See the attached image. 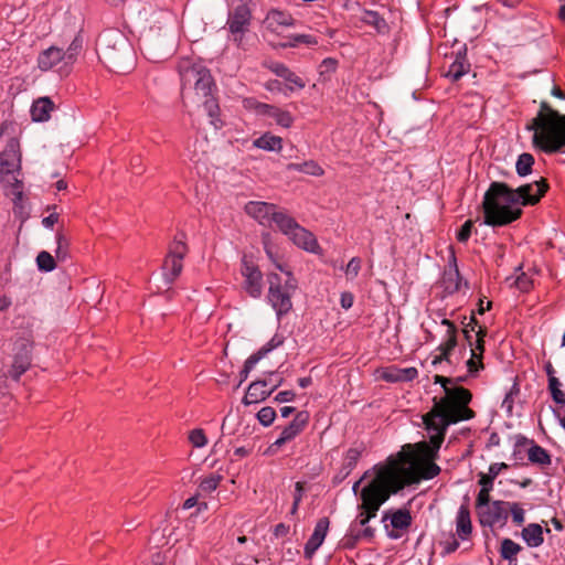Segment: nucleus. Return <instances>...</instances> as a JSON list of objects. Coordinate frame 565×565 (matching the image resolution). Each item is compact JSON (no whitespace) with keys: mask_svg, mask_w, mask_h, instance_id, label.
I'll list each match as a JSON object with an SVG mask.
<instances>
[{"mask_svg":"<svg viewBox=\"0 0 565 565\" xmlns=\"http://www.w3.org/2000/svg\"><path fill=\"white\" fill-rule=\"evenodd\" d=\"M373 479L360 492V513L356 522L365 526L375 518L380 507L405 486L422 479H433L440 472L439 466L428 460H418L413 455H399L373 468Z\"/></svg>","mask_w":565,"mask_h":565,"instance_id":"obj_1","label":"nucleus"},{"mask_svg":"<svg viewBox=\"0 0 565 565\" xmlns=\"http://www.w3.org/2000/svg\"><path fill=\"white\" fill-rule=\"evenodd\" d=\"M436 382L441 384L444 396L435 397L431 409L423 416L430 444L424 446L427 448L425 455L430 458L437 455L450 425L475 417V412L468 406L472 398L469 390L443 376H436Z\"/></svg>","mask_w":565,"mask_h":565,"instance_id":"obj_2","label":"nucleus"},{"mask_svg":"<svg viewBox=\"0 0 565 565\" xmlns=\"http://www.w3.org/2000/svg\"><path fill=\"white\" fill-rule=\"evenodd\" d=\"M548 184L544 179L510 189L505 183L492 182L484 194V222L492 226L507 225L522 214L520 205H534L546 193Z\"/></svg>","mask_w":565,"mask_h":565,"instance_id":"obj_3","label":"nucleus"},{"mask_svg":"<svg viewBox=\"0 0 565 565\" xmlns=\"http://www.w3.org/2000/svg\"><path fill=\"white\" fill-rule=\"evenodd\" d=\"M533 132V148L547 154L565 151V115L542 102L536 116L526 125Z\"/></svg>","mask_w":565,"mask_h":565,"instance_id":"obj_4","label":"nucleus"},{"mask_svg":"<svg viewBox=\"0 0 565 565\" xmlns=\"http://www.w3.org/2000/svg\"><path fill=\"white\" fill-rule=\"evenodd\" d=\"M245 212L264 226H276L288 236L296 247H318L313 234L299 225L285 210H279L273 203L250 201L245 205Z\"/></svg>","mask_w":565,"mask_h":565,"instance_id":"obj_5","label":"nucleus"},{"mask_svg":"<svg viewBox=\"0 0 565 565\" xmlns=\"http://www.w3.org/2000/svg\"><path fill=\"white\" fill-rule=\"evenodd\" d=\"M265 252L274 266L287 277L286 280L282 281L281 277L276 273L268 274L267 276L269 285L267 299L275 310L277 318L280 319L292 308L291 296L298 288V281L294 277L287 263L279 255V249H265Z\"/></svg>","mask_w":565,"mask_h":565,"instance_id":"obj_6","label":"nucleus"},{"mask_svg":"<svg viewBox=\"0 0 565 565\" xmlns=\"http://www.w3.org/2000/svg\"><path fill=\"white\" fill-rule=\"evenodd\" d=\"M83 36L77 33L66 50L56 45L49 46L39 53L38 68L44 73L53 72L60 78L70 76L83 50Z\"/></svg>","mask_w":565,"mask_h":565,"instance_id":"obj_7","label":"nucleus"},{"mask_svg":"<svg viewBox=\"0 0 565 565\" xmlns=\"http://www.w3.org/2000/svg\"><path fill=\"white\" fill-rule=\"evenodd\" d=\"M179 72L182 90H184L186 86L193 87L200 99L207 98L213 95V90L216 86L209 68L201 64L193 63L186 66L181 65Z\"/></svg>","mask_w":565,"mask_h":565,"instance_id":"obj_8","label":"nucleus"},{"mask_svg":"<svg viewBox=\"0 0 565 565\" xmlns=\"http://www.w3.org/2000/svg\"><path fill=\"white\" fill-rule=\"evenodd\" d=\"M33 343L29 338L19 337L12 343V361L3 374L15 382L30 369L32 364Z\"/></svg>","mask_w":565,"mask_h":565,"instance_id":"obj_9","label":"nucleus"},{"mask_svg":"<svg viewBox=\"0 0 565 565\" xmlns=\"http://www.w3.org/2000/svg\"><path fill=\"white\" fill-rule=\"evenodd\" d=\"M241 274L242 287L252 298H259L263 294V273L253 256L245 254L242 258Z\"/></svg>","mask_w":565,"mask_h":565,"instance_id":"obj_10","label":"nucleus"},{"mask_svg":"<svg viewBox=\"0 0 565 565\" xmlns=\"http://www.w3.org/2000/svg\"><path fill=\"white\" fill-rule=\"evenodd\" d=\"M252 21V11L247 4H239L228 13L226 21L227 30L231 34V40L239 47L243 43V38L248 32Z\"/></svg>","mask_w":565,"mask_h":565,"instance_id":"obj_11","label":"nucleus"},{"mask_svg":"<svg viewBox=\"0 0 565 565\" xmlns=\"http://www.w3.org/2000/svg\"><path fill=\"white\" fill-rule=\"evenodd\" d=\"M509 501L494 500L478 513L482 526L503 527L508 522Z\"/></svg>","mask_w":565,"mask_h":565,"instance_id":"obj_12","label":"nucleus"},{"mask_svg":"<svg viewBox=\"0 0 565 565\" xmlns=\"http://www.w3.org/2000/svg\"><path fill=\"white\" fill-rule=\"evenodd\" d=\"M20 172L0 173V181L4 190V194L11 199L14 205V212L21 214L23 212V182L19 179Z\"/></svg>","mask_w":565,"mask_h":565,"instance_id":"obj_13","label":"nucleus"},{"mask_svg":"<svg viewBox=\"0 0 565 565\" xmlns=\"http://www.w3.org/2000/svg\"><path fill=\"white\" fill-rule=\"evenodd\" d=\"M247 103L257 115L273 118L282 128H290L294 124V116L288 110L254 99L247 100Z\"/></svg>","mask_w":565,"mask_h":565,"instance_id":"obj_14","label":"nucleus"},{"mask_svg":"<svg viewBox=\"0 0 565 565\" xmlns=\"http://www.w3.org/2000/svg\"><path fill=\"white\" fill-rule=\"evenodd\" d=\"M468 327L469 326H467L463 330L465 338L467 339V341L469 342V344L471 347V356L467 361V367H468V371L470 374H476L480 369L483 367L482 354L484 351L483 337H484L486 332H484V330H482L480 328L476 333V341L473 344L471 332L475 331V327H471V329H469Z\"/></svg>","mask_w":565,"mask_h":565,"instance_id":"obj_15","label":"nucleus"},{"mask_svg":"<svg viewBox=\"0 0 565 565\" xmlns=\"http://www.w3.org/2000/svg\"><path fill=\"white\" fill-rule=\"evenodd\" d=\"M448 267L444 270L440 279V286L446 295H452L461 289L462 279L460 277L455 249H448Z\"/></svg>","mask_w":565,"mask_h":565,"instance_id":"obj_16","label":"nucleus"},{"mask_svg":"<svg viewBox=\"0 0 565 565\" xmlns=\"http://www.w3.org/2000/svg\"><path fill=\"white\" fill-rule=\"evenodd\" d=\"M21 171V152L20 143L17 138H11L3 151L0 152V173L20 172Z\"/></svg>","mask_w":565,"mask_h":565,"instance_id":"obj_17","label":"nucleus"},{"mask_svg":"<svg viewBox=\"0 0 565 565\" xmlns=\"http://www.w3.org/2000/svg\"><path fill=\"white\" fill-rule=\"evenodd\" d=\"M308 418V413L299 412L295 418L282 429L280 436L271 444L270 449L279 448L284 444L295 439L307 426Z\"/></svg>","mask_w":565,"mask_h":565,"instance_id":"obj_18","label":"nucleus"},{"mask_svg":"<svg viewBox=\"0 0 565 565\" xmlns=\"http://www.w3.org/2000/svg\"><path fill=\"white\" fill-rule=\"evenodd\" d=\"M329 524L328 518H321L317 522L313 533L305 545L303 552L307 558H311L317 550L322 545L329 530Z\"/></svg>","mask_w":565,"mask_h":565,"instance_id":"obj_19","label":"nucleus"},{"mask_svg":"<svg viewBox=\"0 0 565 565\" xmlns=\"http://www.w3.org/2000/svg\"><path fill=\"white\" fill-rule=\"evenodd\" d=\"M418 376V371L416 367H398L395 365H391L385 367L382 371L381 377L390 383L397 382H412Z\"/></svg>","mask_w":565,"mask_h":565,"instance_id":"obj_20","label":"nucleus"},{"mask_svg":"<svg viewBox=\"0 0 565 565\" xmlns=\"http://www.w3.org/2000/svg\"><path fill=\"white\" fill-rule=\"evenodd\" d=\"M472 533L470 511L466 504H461L456 515V535L460 541H467Z\"/></svg>","mask_w":565,"mask_h":565,"instance_id":"obj_21","label":"nucleus"},{"mask_svg":"<svg viewBox=\"0 0 565 565\" xmlns=\"http://www.w3.org/2000/svg\"><path fill=\"white\" fill-rule=\"evenodd\" d=\"M470 71V63L467 58V50L457 52L454 62L449 65L446 76L452 82L459 81L463 75Z\"/></svg>","mask_w":565,"mask_h":565,"instance_id":"obj_22","label":"nucleus"},{"mask_svg":"<svg viewBox=\"0 0 565 565\" xmlns=\"http://www.w3.org/2000/svg\"><path fill=\"white\" fill-rule=\"evenodd\" d=\"M184 254L182 252H170L162 265L163 275L167 281H173L182 270V259Z\"/></svg>","mask_w":565,"mask_h":565,"instance_id":"obj_23","label":"nucleus"},{"mask_svg":"<svg viewBox=\"0 0 565 565\" xmlns=\"http://www.w3.org/2000/svg\"><path fill=\"white\" fill-rule=\"evenodd\" d=\"M265 23L268 30L278 32L281 26H292L295 24V19L286 11L273 9L267 13Z\"/></svg>","mask_w":565,"mask_h":565,"instance_id":"obj_24","label":"nucleus"},{"mask_svg":"<svg viewBox=\"0 0 565 565\" xmlns=\"http://www.w3.org/2000/svg\"><path fill=\"white\" fill-rule=\"evenodd\" d=\"M270 394L271 391L268 390L266 382H264V380H258L248 385L243 403L245 405L259 403L265 401Z\"/></svg>","mask_w":565,"mask_h":565,"instance_id":"obj_25","label":"nucleus"},{"mask_svg":"<svg viewBox=\"0 0 565 565\" xmlns=\"http://www.w3.org/2000/svg\"><path fill=\"white\" fill-rule=\"evenodd\" d=\"M54 103L49 97H40L31 106V117L34 121L44 122L51 118Z\"/></svg>","mask_w":565,"mask_h":565,"instance_id":"obj_26","label":"nucleus"},{"mask_svg":"<svg viewBox=\"0 0 565 565\" xmlns=\"http://www.w3.org/2000/svg\"><path fill=\"white\" fill-rule=\"evenodd\" d=\"M441 324L446 327V331L445 339L438 348V350L440 351L439 358L447 360L450 352L455 349L457 344L456 327L448 319H443Z\"/></svg>","mask_w":565,"mask_h":565,"instance_id":"obj_27","label":"nucleus"},{"mask_svg":"<svg viewBox=\"0 0 565 565\" xmlns=\"http://www.w3.org/2000/svg\"><path fill=\"white\" fill-rule=\"evenodd\" d=\"M521 536L529 547H539L544 542L543 527L537 523L524 526Z\"/></svg>","mask_w":565,"mask_h":565,"instance_id":"obj_28","label":"nucleus"},{"mask_svg":"<svg viewBox=\"0 0 565 565\" xmlns=\"http://www.w3.org/2000/svg\"><path fill=\"white\" fill-rule=\"evenodd\" d=\"M253 146L266 151H280L282 148V139L270 132H266L255 139Z\"/></svg>","mask_w":565,"mask_h":565,"instance_id":"obj_29","label":"nucleus"},{"mask_svg":"<svg viewBox=\"0 0 565 565\" xmlns=\"http://www.w3.org/2000/svg\"><path fill=\"white\" fill-rule=\"evenodd\" d=\"M287 170L306 173L312 177H322L324 174L323 168L315 160H308L300 163H289L287 166Z\"/></svg>","mask_w":565,"mask_h":565,"instance_id":"obj_30","label":"nucleus"},{"mask_svg":"<svg viewBox=\"0 0 565 565\" xmlns=\"http://www.w3.org/2000/svg\"><path fill=\"white\" fill-rule=\"evenodd\" d=\"M361 21L373 26L380 33H384L388 29L385 19L379 12L373 10H365L361 17Z\"/></svg>","mask_w":565,"mask_h":565,"instance_id":"obj_31","label":"nucleus"},{"mask_svg":"<svg viewBox=\"0 0 565 565\" xmlns=\"http://www.w3.org/2000/svg\"><path fill=\"white\" fill-rule=\"evenodd\" d=\"M202 103H203L206 114L211 118V124L215 128H221L222 121L220 119V107H218L216 99L212 95V96H209L207 98H202Z\"/></svg>","mask_w":565,"mask_h":565,"instance_id":"obj_32","label":"nucleus"},{"mask_svg":"<svg viewBox=\"0 0 565 565\" xmlns=\"http://www.w3.org/2000/svg\"><path fill=\"white\" fill-rule=\"evenodd\" d=\"M529 460L533 463L547 466L551 463V456L541 446L533 444L527 450Z\"/></svg>","mask_w":565,"mask_h":565,"instance_id":"obj_33","label":"nucleus"},{"mask_svg":"<svg viewBox=\"0 0 565 565\" xmlns=\"http://www.w3.org/2000/svg\"><path fill=\"white\" fill-rule=\"evenodd\" d=\"M391 525L397 530H405L412 523V516L408 510H397L390 516Z\"/></svg>","mask_w":565,"mask_h":565,"instance_id":"obj_34","label":"nucleus"},{"mask_svg":"<svg viewBox=\"0 0 565 565\" xmlns=\"http://www.w3.org/2000/svg\"><path fill=\"white\" fill-rule=\"evenodd\" d=\"M288 39L289 41L282 43L281 47H297L299 44L313 46L318 44V39L311 34H292Z\"/></svg>","mask_w":565,"mask_h":565,"instance_id":"obj_35","label":"nucleus"},{"mask_svg":"<svg viewBox=\"0 0 565 565\" xmlns=\"http://www.w3.org/2000/svg\"><path fill=\"white\" fill-rule=\"evenodd\" d=\"M534 164V158L531 153L524 152L519 156L515 169L520 177H525L531 173Z\"/></svg>","mask_w":565,"mask_h":565,"instance_id":"obj_36","label":"nucleus"},{"mask_svg":"<svg viewBox=\"0 0 565 565\" xmlns=\"http://www.w3.org/2000/svg\"><path fill=\"white\" fill-rule=\"evenodd\" d=\"M562 383L555 376L548 377V390L553 401L558 405H565V392L561 390Z\"/></svg>","mask_w":565,"mask_h":565,"instance_id":"obj_37","label":"nucleus"},{"mask_svg":"<svg viewBox=\"0 0 565 565\" xmlns=\"http://www.w3.org/2000/svg\"><path fill=\"white\" fill-rule=\"evenodd\" d=\"M521 551V546L510 539H504L501 543V556L504 559L512 561Z\"/></svg>","mask_w":565,"mask_h":565,"instance_id":"obj_38","label":"nucleus"},{"mask_svg":"<svg viewBox=\"0 0 565 565\" xmlns=\"http://www.w3.org/2000/svg\"><path fill=\"white\" fill-rule=\"evenodd\" d=\"M223 477L221 475L212 473L201 480L199 489L203 493H211L217 489Z\"/></svg>","mask_w":565,"mask_h":565,"instance_id":"obj_39","label":"nucleus"},{"mask_svg":"<svg viewBox=\"0 0 565 565\" xmlns=\"http://www.w3.org/2000/svg\"><path fill=\"white\" fill-rule=\"evenodd\" d=\"M36 265L41 271H52L56 267L54 257L46 250H42L36 256Z\"/></svg>","mask_w":565,"mask_h":565,"instance_id":"obj_40","label":"nucleus"},{"mask_svg":"<svg viewBox=\"0 0 565 565\" xmlns=\"http://www.w3.org/2000/svg\"><path fill=\"white\" fill-rule=\"evenodd\" d=\"M284 342L281 335L275 334L266 344H264L257 352L253 353L259 361L265 358L269 352L280 347Z\"/></svg>","mask_w":565,"mask_h":565,"instance_id":"obj_41","label":"nucleus"},{"mask_svg":"<svg viewBox=\"0 0 565 565\" xmlns=\"http://www.w3.org/2000/svg\"><path fill=\"white\" fill-rule=\"evenodd\" d=\"M511 514L512 521L515 525L520 526L525 521V511L518 502L509 501L508 515Z\"/></svg>","mask_w":565,"mask_h":565,"instance_id":"obj_42","label":"nucleus"},{"mask_svg":"<svg viewBox=\"0 0 565 565\" xmlns=\"http://www.w3.org/2000/svg\"><path fill=\"white\" fill-rule=\"evenodd\" d=\"M263 66L281 78H284L290 72V68L287 65L276 61H265Z\"/></svg>","mask_w":565,"mask_h":565,"instance_id":"obj_43","label":"nucleus"},{"mask_svg":"<svg viewBox=\"0 0 565 565\" xmlns=\"http://www.w3.org/2000/svg\"><path fill=\"white\" fill-rule=\"evenodd\" d=\"M263 66L281 78H284L290 72V68L287 65L276 61H265Z\"/></svg>","mask_w":565,"mask_h":565,"instance_id":"obj_44","label":"nucleus"},{"mask_svg":"<svg viewBox=\"0 0 565 565\" xmlns=\"http://www.w3.org/2000/svg\"><path fill=\"white\" fill-rule=\"evenodd\" d=\"M505 282L512 287V286H515L518 289H520L521 291H526L529 290L530 286H531V281L530 279L526 277V275L524 273H521L519 276H516L515 278L514 277H508L505 279Z\"/></svg>","mask_w":565,"mask_h":565,"instance_id":"obj_45","label":"nucleus"},{"mask_svg":"<svg viewBox=\"0 0 565 565\" xmlns=\"http://www.w3.org/2000/svg\"><path fill=\"white\" fill-rule=\"evenodd\" d=\"M275 418L276 412L273 407L269 406L260 408L259 412L257 413V419L265 427L270 426L274 423Z\"/></svg>","mask_w":565,"mask_h":565,"instance_id":"obj_46","label":"nucleus"},{"mask_svg":"<svg viewBox=\"0 0 565 565\" xmlns=\"http://www.w3.org/2000/svg\"><path fill=\"white\" fill-rule=\"evenodd\" d=\"M284 79L287 83V89L292 92L296 89H303L306 87V82L296 75L291 70L290 72L284 77Z\"/></svg>","mask_w":565,"mask_h":565,"instance_id":"obj_47","label":"nucleus"},{"mask_svg":"<svg viewBox=\"0 0 565 565\" xmlns=\"http://www.w3.org/2000/svg\"><path fill=\"white\" fill-rule=\"evenodd\" d=\"M189 440L196 448H202L207 444V438H206L203 429H200V428L193 429L190 433Z\"/></svg>","mask_w":565,"mask_h":565,"instance_id":"obj_48","label":"nucleus"},{"mask_svg":"<svg viewBox=\"0 0 565 565\" xmlns=\"http://www.w3.org/2000/svg\"><path fill=\"white\" fill-rule=\"evenodd\" d=\"M264 382H266L268 390L271 391V393L277 390L284 382L282 376L277 372H270L268 375L263 379Z\"/></svg>","mask_w":565,"mask_h":565,"instance_id":"obj_49","label":"nucleus"},{"mask_svg":"<svg viewBox=\"0 0 565 565\" xmlns=\"http://www.w3.org/2000/svg\"><path fill=\"white\" fill-rule=\"evenodd\" d=\"M490 492L489 490L480 489L476 500L477 514L491 503Z\"/></svg>","mask_w":565,"mask_h":565,"instance_id":"obj_50","label":"nucleus"},{"mask_svg":"<svg viewBox=\"0 0 565 565\" xmlns=\"http://www.w3.org/2000/svg\"><path fill=\"white\" fill-rule=\"evenodd\" d=\"M259 362V360L255 356V355H249L247 358V360L245 361L244 363V367L243 370L241 371L239 375H241V382H244L247 380L250 371L255 367V365Z\"/></svg>","mask_w":565,"mask_h":565,"instance_id":"obj_51","label":"nucleus"},{"mask_svg":"<svg viewBox=\"0 0 565 565\" xmlns=\"http://www.w3.org/2000/svg\"><path fill=\"white\" fill-rule=\"evenodd\" d=\"M361 269V259L353 257L345 267V275L348 278H355Z\"/></svg>","mask_w":565,"mask_h":565,"instance_id":"obj_52","label":"nucleus"},{"mask_svg":"<svg viewBox=\"0 0 565 565\" xmlns=\"http://www.w3.org/2000/svg\"><path fill=\"white\" fill-rule=\"evenodd\" d=\"M472 222L471 221H467L463 223V225L460 227V230L457 232V239L459 243H466L468 241V238L470 237L471 235V230H472Z\"/></svg>","mask_w":565,"mask_h":565,"instance_id":"obj_53","label":"nucleus"},{"mask_svg":"<svg viewBox=\"0 0 565 565\" xmlns=\"http://www.w3.org/2000/svg\"><path fill=\"white\" fill-rule=\"evenodd\" d=\"M360 457H361V451L358 448H350L345 455L347 467L349 469H352L356 465Z\"/></svg>","mask_w":565,"mask_h":565,"instance_id":"obj_54","label":"nucleus"},{"mask_svg":"<svg viewBox=\"0 0 565 565\" xmlns=\"http://www.w3.org/2000/svg\"><path fill=\"white\" fill-rule=\"evenodd\" d=\"M507 468H508V465L504 462L491 463L487 476H489L492 479H495L500 475V472Z\"/></svg>","mask_w":565,"mask_h":565,"instance_id":"obj_55","label":"nucleus"},{"mask_svg":"<svg viewBox=\"0 0 565 565\" xmlns=\"http://www.w3.org/2000/svg\"><path fill=\"white\" fill-rule=\"evenodd\" d=\"M353 302H354L353 294H351L349 291H344L341 294L340 303L343 309L349 310L353 306Z\"/></svg>","mask_w":565,"mask_h":565,"instance_id":"obj_56","label":"nucleus"},{"mask_svg":"<svg viewBox=\"0 0 565 565\" xmlns=\"http://www.w3.org/2000/svg\"><path fill=\"white\" fill-rule=\"evenodd\" d=\"M514 392H519V388L516 385H513V387L511 388V391L505 395L503 402H502V407L505 408L509 413L512 411L513 408V398H512V395Z\"/></svg>","mask_w":565,"mask_h":565,"instance_id":"obj_57","label":"nucleus"},{"mask_svg":"<svg viewBox=\"0 0 565 565\" xmlns=\"http://www.w3.org/2000/svg\"><path fill=\"white\" fill-rule=\"evenodd\" d=\"M296 394L294 391H281L275 396V401L278 403H287L294 401Z\"/></svg>","mask_w":565,"mask_h":565,"instance_id":"obj_58","label":"nucleus"},{"mask_svg":"<svg viewBox=\"0 0 565 565\" xmlns=\"http://www.w3.org/2000/svg\"><path fill=\"white\" fill-rule=\"evenodd\" d=\"M459 547V541L452 535L448 541L444 543V551L446 554L454 553Z\"/></svg>","mask_w":565,"mask_h":565,"instance_id":"obj_59","label":"nucleus"},{"mask_svg":"<svg viewBox=\"0 0 565 565\" xmlns=\"http://www.w3.org/2000/svg\"><path fill=\"white\" fill-rule=\"evenodd\" d=\"M493 481L494 479L490 478L489 476L484 473L480 475L479 484L481 486V489L491 491L493 489Z\"/></svg>","mask_w":565,"mask_h":565,"instance_id":"obj_60","label":"nucleus"},{"mask_svg":"<svg viewBox=\"0 0 565 565\" xmlns=\"http://www.w3.org/2000/svg\"><path fill=\"white\" fill-rule=\"evenodd\" d=\"M303 495V486L301 482H296L295 493H294V502L296 505H299Z\"/></svg>","mask_w":565,"mask_h":565,"instance_id":"obj_61","label":"nucleus"},{"mask_svg":"<svg viewBox=\"0 0 565 565\" xmlns=\"http://www.w3.org/2000/svg\"><path fill=\"white\" fill-rule=\"evenodd\" d=\"M321 67H324L327 71H335L337 61L331 57H327L322 61Z\"/></svg>","mask_w":565,"mask_h":565,"instance_id":"obj_62","label":"nucleus"},{"mask_svg":"<svg viewBox=\"0 0 565 565\" xmlns=\"http://www.w3.org/2000/svg\"><path fill=\"white\" fill-rule=\"evenodd\" d=\"M57 222V215L56 214H50L49 216L44 217L42 223L46 228H52L53 225Z\"/></svg>","mask_w":565,"mask_h":565,"instance_id":"obj_63","label":"nucleus"},{"mask_svg":"<svg viewBox=\"0 0 565 565\" xmlns=\"http://www.w3.org/2000/svg\"><path fill=\"white\" fill-rule=\"evenodd\" d=\"M12 303V300L8 296L0 297V311L7 310Z\"/></svg>","mask_w":565,"mask_h":565,"instance_id":"obj_64","label":"nucleus"}]
</instances>
